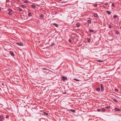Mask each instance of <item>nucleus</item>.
Returning <instances> with one entry per match:
<instances>
[{"instance_id": "nucleus-1", "label": "nucleus", "mask_w": 121, "mask_h": 121, "mask_svg": "<svg viewBox=\"0 0 121 121\" xmlns=\"http://www.w3.org/2000/svg\"><path fill=\"white\" fill-rule=\"evenodd\" d=\"M15 43L19 46H22L23 45V44L22 43L16 42Z\"/></svg>"}, {"instance_id": "nucleus-2", "label": "nucleus", "mask_w": 121, "mask_h": 121, "mask_svg": "<svg viewBox=\"0 0 121 121\" xmlns=\"http://www.w3.org/2000/svg\"><path fill=\"white\" fill-rule=\"evenodd\" d=\"M62 79L63 81L65 82L66 80H67L68 79L66 77H65L64 76H62Z\"/></svg>"}, {"instance_id": "nucleus-3", "label": "nucleus", "mask_w": 121, "mask_h": 121, "mask_svg": "<svg viewBox=\"0 0 121 121\" xmlns=\"http://www.w3.org/2000/svg\"><path fill=\"white\" fill-rule=\"evenodd\" d=\"M100 85L101 86V91H103L104 90V86L102 84H101Z\"/></svg>"}, {"instance_id": "nucleus-4", "label": "nucleus", "mask_w": 121, "mask_h": 121, "mask_svg": "<svg viewBox=\"0 0 121 121\" xmlns=\"http://www.w3.org/2000/svg\"><path fill=\"white\" fill-rule=\"evenodd\" d=\"M114 110L116 111H121V109L117 108H115Z\"/></svg>"}, {"instance_id": "nucleus-5", "label": "nucleus", "mask_w": 121, "mask_h": 121, "mask_svg": "<svg viewBox=\"0 0 121 121\" xmlns=\"http://www.w3.org/2000/svg\"><path fill=\"white\" fill-rule=\"evenodd\" d=\"M9 53L10 54L13 56H14V54L13 52L11 51H9Z\"/></svg>"}, {"instance_id": "nucleus-6", "label": "nucleus", "mask_w": 121, "mask_h": 121, "mask_svg": "<svg viewBox=\"0 0 121 121\" xmlns=\"http://www.w3.org/2000/svg\"><path fill=\"white\" fill-rule=\"evenodd\" d=\"M94 32V31L92 29H90L89 30V32L90 33H93Z\"/></svg>"}, {"instance_id": "nucleus-7", "label": "nucleus", "mask_w": 121, "mask_h": 121, "mask_svg": "<svg viewBox=\"0 0 121 121\" xmlns=\"http://www.w3.org/2000/svg\"><path fill=\"white\" fill-rule=\"evenodd\" d=\"M96 90L98 91H99L100 90V89L99 87L96 88L95 89Z\"/></svg>"}, {"instance_id": "nucleus-8", "label": "nucleus", "mask_w": 121, "mask_h": 121, "mask_svg": "<svg viewBox=\"0 0 121 121\" xmlns=\"http://www.w3.org/2000/svg\"><path fill=\"white\" fill-rule=\"evenodd\" d=\"M69 110L71 111V112H73L74 113L75 112V110H72V109H70Z\"/></svg>"}, {"instance_id": "nucleus-9", "label": "nucleus", "mask_w": 121, "mask_h": 121, "mask_svg": "<svg viewBox=\"0 0 121 121\" xmlns=\"http://www.w3.org/2000/svg\"><path fill=\"white\" fill-rule=\"evenodd\" d=\"M53 24L56 27H57L58 26V25L55 23H54Z\"/></svg>"}, {"instance_id": "nucleus-10", "label": "nucleus", "mask_w": 121, "mask_h": 121, "mask_svg": "<svg viewBox=\"0 0 121 121\" xmlns=\"http://www.w3.org/2000/svg\"><path fill=\"white\" fill-rule=\"evenodd\" d=\"M42 70H45L46 71L45 72H46V71H47L48 70L46 68H43L42 69Z\"/></svg>"}, {"instance_id": "nucleus-11", "label": "nucleus", "mask_w": 121, "mask_h": 121, "mask_svg": "<svg viewBox=\"0 0 121 121\" xmlns=\"http://www.w3.org/2000/svg\"><path fill=\"white\" fill-rule=\"evenodd\" d=\"M21 7L24 8H26V7L25 6L23 5H21Z\"/></svg>"}, {"instance_id": "nucleus-12", "label": "nucleus", "mask_w": 121, "mask_h": 121, "mask_svg": "<svg viewBox=\"0 0 121 121\" xmlns=\"http://www.w3.org/2000/svg\"><path fill=\"white\" fill-rule=\"evenodd\" d=\"M94 16L95 17H98V16L97 14L94 13Z\"/></svg>"}, {"instance_id": "nucleus-13", "label": "nucleus", "mask_w": 121, "mask_h": 121, "mask_svg": "<svg viewBox=\"0 0 121 121\" xmlns=\"http://www.w3.org/2000/svg\"><path fill=\"white\" fill-rule=\"evenodd\" d=\"M106 12L109 15L111 14V12L108 11H107Z\"/></svg>"}, {"instance_id": "nucleus-14", "label": "nucleus", "mask_w": 121, "mask_h": 121, "mask_svg": "<svg viewBox=\"0 0 121 121\" xmlns=\"http://www.w3.org/2000/svg\"><path fill=\"white\" fill-rule=\"evenodd\" d=\"M31 6L32 8L33 9L35 8L36 7L35 6V5L33 4L31 5Z\"/></svg>"}, {"instance_id": "nucleus-15", "label": "nucleus", "mask_w": 121, "mask_h": 121, "mask_svg": "<svg viewBox=\"0 0 121 121\" xmlns=\"http://www.w3.org/2000/svg\"><path fill=\"white\" fill-rule=\"evenodd\" d=\"M8 11H9V12H12V9L10 8H9L8 9Z\"/></svg>"}, {"instance_id": "nucleus-16", "label": "nucleus", "mask_w": 121, "mask_h": 121, "mask_svg": "<svg viewBox=\"0 0 121 121\" xmlns=\"http://www.w3.org/2000/svg\"><path fill=\"white\" fill-rule=\"evenodd\" d=\"M87 21L88 23L90 24L91 23V21L90 20H88Z\"/></svg>"}, {"instance_id": "nucleus-17", "label": "nucleus", "mask_w": 121, "mask_h": 121, "mask_svg": "<svg viewBox=\"0 0 121 121\" xmlns=\"http://www.w3.org/2000/svg\"><path fill=\"white\" fill-rule=\"evenodd\" d=\"M43 113L46 116H47L48 115V113L46 112H43Z\"/></svg>"}, {"instance_id": "nucleus-18", "label": "nucleus", "mask_w": 121, "mask_h": 121, "mask_svg": "<svg viewBox=\"0 0 121 121\" xmlns=\"http://www.w3.org/2000/svg\"><path fill=\"white\" fill-rule=\"evenodd\" d=\"M73 80L75 81H81L80 80H79L77 79L76 78H74L73 79Z\"/></svg>"}, {"instance_id": "nucleus-19", "label": "nucleus", "mask_w": 121, "mask_h": 121, "mask_svg": "<svg viewBox=\"0 0 121 121\" xmlns=\"http://www.w3.org/2000/svg\"><path fill=\"white\" fill-rule=\"evenodd\" d=\"M113 100L116 102H118V101L116 99H113Z\"/></svg>"}, {"instance_id": "nucleus-20", "label": "nucleus", "mask_w": 121, "mask_h": 121, "mask_svg": "<svg viewBox=\"0 0 121 121\" xmlns=\"http://www.w3.org/2000/svg\"><path fill=\"white\" fill-rule=\"evenodd\" d=\"M76 25L78 27H79L80 26V24L78 23H77L76 24Z\"/></svg>"}, {"instance_id": "nucleus-21", "label": "nucleus", "mask_w": 121, "mask_h": 121, "mask_svg": "<svg viewBox=\"0 0 121 121\" xmlns=\"http://www.w3.org/2000/svg\"><path fill=\"white\" fill-rule=\"evenodd\" d=\"M102 111L103 112H105L106 111V110L104 108H102Z\"/></svg>"}, {"instance_id": "nucleus-22", "label": "nucleus", "mask_w": 121, "mask_h": 121, "mask_svg": "<svg viewBox=\"0 0 121 121\" xmlns=\"http://www.w3.org/2000/svg\"><path fill=\"white\" fill-rule=\"evenodd\" d=\"M28 16L29 17H30L31 16V13L30 12L28 13Z\"/></svg>"}, {"instance_id": "nucleus-23", "label": "nucleus", "mask_w": 121, "mask_h": 121, "mask_svg": "<svg viewBox=\"0 0 121 121\" xmlns=\"http://www.w3.org/2000/svg\"><path fill=\"white\" fill-rule=\"evenodd\" d=\"M97 61L98 62H102L103 61V60H97Z\"/></svg>"}, {"instance_id": "nucleus-24", "label": "nucleus", "mask_w": 121, "mask_h": 121, "mask_svg": "<svg viewBox=\"0 0 121 121\" xmlns=\"http://www.w3.org/2000/svg\"><path fill=\"white\" fill-rule=\"evenodd\" d=\"M117 17V15H114L113 16V18L114 19L116 18Z\"/></svg>"}, {"instance_id": "nucleus-25", "label": "nucleus", "mask_w": 121, "mask_h": 121, "mask_svg": "<svg viewBox=\"0 0 121 121\" xmlns=\"http://www.w3.org/2000/svg\"><path fill=\"white\" fill-rule=\"evenodd\" d=\"M97 5L98 4H95L93 5H94L95 7H97Z\"/></svg>"}, {"instance_id": "nucleus-26", "label": "nucleus", "mask_w": 121, "mask_h": 121, "mask_svg": "<svg viewBox=\"0 0 121 121\" xmlns=\"http://www.w3.org/2000/svg\"><path fill=\"white\" fill-rule=\"evenodd\" d=\"M105 108L107 109H109L110 108V106H107L105 107Z\"/></svg>"}, {"instance_id": "nucleus-27", "label": "nucleus", "mask_w": 121, "mask_h": 121, "mask_svg": "<svg viewBox=\"0 0 121 121\" xmlns=\"http://www.w3.org/2000/svg\"><path fill=\"white\" fill-rule=\"evenodd\" d=\"M8 14L10 16H11L12 15V14L11 13V12H9V13Z\"/></svg>"}, {"instance_id": "nucleus-28", "label": "nucleus", "mask_w": 121, "mask_h": 121, "mask_svg": "<svg viewBox=\"0 0 121 121\" xmlns=\"http://www.w3.org/2000/svg\"><path fill=\"white\" fill-rule=\"evenodd\" d=\"M40 17L41 18H43V17L44 16L43 15V14H41L40 15Z\"/></svg>"}, {"instance_id": "nucleus-29", "label": "nucleus", "mask_w": 121, "mask_h": 121, "mask_svg": "<svg viewBox=\"0 0 121 121\" xmlns=\"http://www.w3.org/2000/svg\"><path fill=\"white\" fill-rule=\"evenodd\" d=\"M20 11H22V9L20 8H19L18 10Z\"/></svg>"}, {"instance_id": "nucleus-30", "label": "nucleus", "mask_w": 121, "mask_h": 121, "mask_svg": "<svg viewBox=\"0 0 121 121\" xmlns=\"http://www.w3.org/2000/svg\"><path fill=\"white\" fill-rule=\"evenodd\" d=\"M109 27L110 29L111 28V27H112V26L110 24H109Z\"/></svg>"}, {"instance_id": "nucleus-31", "label": "nucleus", "mask_w": 121, "mask_h": 121, "mask_svg": "<svg viewBox=\"0 0 121 121\" xmlns=\"http://www.w3.org/2000/svg\"><path fill=\"white\" fill-rule=\"evenodd\" d=\"M3 117L2 116H0V118L1 119H3Z\"/></svg>"}, {"instance_id": "nucleus-32", "label": "nucleus", "mask_w": 121, "mask_h": 121, "mask_svg": "<svg viewBox=\"0 0 121 121\" xmlns=\"http://www.w3.org/2000/svg\"><path fill=\"white\" fill-rule=\"evenodd\" d=\"M112 5L113 7H115V5H114V3L112 4Z\"/></svg>"}, {"instance_id": "nucleus-33", "label": "nucleus", "mask_w": 121, "mask_h": 121, "mask_svg": "<svg viewBox=\"0 0 121 121\" xmlns=\"http://www.w3.org/2000/svg\"><path fill=\"white\" fill-rule=\"evenodd\" d=\"M116 33L117 35H118V34H119V32H118V31H117L116 32Z\"/></svg>"}, {"instance_id": "nucleus-34", "label": "nucleus", "mask_w": 121, "mask_h": 121, "mask_svg": "<svg viewBox=\"0 0 121 121\" xmlns=\"http://www.w3.org/2000/svg\"><path fill=\"white\" fill-rule=\"evenodd\" d=\"M97 111L98 112H99L101 111V109H97Z\"/></svg>"}, {"instance_id": "nucleus-35", "label": "nucleus", "mask_w": 121, "mask_h": 121, "mask_svg": "<svg viewBox=\"0 0 121 121\" xmlns=\"http://www.w3.org/2000/svg\"><path fill=\"white\" fill-rule=\"evenodd\" d=\"M28 1L27 0H25L24 1V2L25 3H28Z\"/></svg>"}, {"instance_id": "nucleus-36", "label": "nucleus", "mask_w": 121, "mask_h": 121, "mask_svg": "<svg viewBox=\"0 0 121 121\" xmlns=\"http://www.w3.org/2000/svg\"><path fill=\"white\" fill-rule=\"evenodd\" d=\"M115 91H116V92H117L118 91V89H115Z\"/></svg>"}, {"instance_id": "nucleus-37", "label": "nucleus", "mask_w": 121, "mask_h": 121, "mask_svg": "<svg viewBox=\"0 0 121 121\" xmlns=\"http://www.w3.org/2000/svg\"><path fill=\"white\" fill-rule=\"evenodd\" d=\"M69 42L70 43H71V39H69Z\"/></svg>"}, {"instance_id": "nucleus-38", "label": "nucleus", "mask_w": 121, "mask_h": 121, "mask_svg": "<svg viewBox=\"0 0 121 121\" xmlns=\"http://www.w3.org/2000/svg\"><path fill=\"white\" fill-rule=\"evenodd\" d=\"M9 116H8V115H6V118H9Z\"/></svg>"}, {"instance_id": "nucleus-39", "label": "nucleus", "mask_w": 121, "mask_h": 121, "mask_svg": "<svg viewBox=\"0 0 121 121\" xmlns=\"http://www.w3.org/2000/svg\"><path fill=\"white\" fill-rule=\"evenodd\" d=\"M9 2V0H6V2Z\"/></svg>"}, {"instance_id": "nucleus-40", "label": "nucleus", "mask_w": 121, "mask_h": 121, "mask_svg": "<svg viewBox=\"0 0 121 121\" xmlns=\"http://www.w3.org/2000/svg\"><path fill=\"white\" fill-rule=\"evenodd\" d=\"M105 4V5H107L108 4V3H106Z\"/></svg>"}, {"instance_id": "nucleus-41", "label": "nucleus", "mask_w": 121, "mask_h": 121, "mask_svg": "<svg viewBox=\"0 0 121 121\" xmlns=\"http://www.w3.org/2000/svg\"><path fill=\"white\" fill-rule=\"evenodd\" d=\"M1 85H2L3 86H4V83H1Z\"/></svg>"}, {"instance_id": "nucleus-42", "label": "nucleus", "mask_w": 121, "mask_h": 121, "mask_svg": "<svg viewBox=\"0 0 121 121\" xmlns=\"http://www.w3.org/2000/svg\"><path fill=\"white\" fill-rule=\"evenodd\" d=\"M90 40H91V39H90ZM88 42H90V40H89L88 41Z\"/></svg>"}, {"instance_id": "nucleus-43", "label": "nucleus", "mask_w": 121, "mask_h": 121, "mask_svg": "<svg viewBox=\"0 0 121 121\" xmlns=\"http://www.w3.org/2000/svg\"><path fill=\"white\" fill-rule=\"evenodd\" d=\"M0 121H3V120H2V119H0Z\"/></svg>"}, {"instance_id": "nucleus-44", "label": "nucleus", "mask_w": 121, "mask_h": 121, "mask_svg": "<svg viewBox=\"0 0 121 121\" xmlns=\"http://www.w3.org/2000/svg\"><path fill=\"white\" fill-rule=\"evenodd\" d=\"M66 92H64V94H66Z\"/></svg>"}, {"instance_id": "nucleus-45", "label": "nucleus", "mask_w": 121, "mask_h": 121, "mask_svg": "<svg viewBox=\"0 0 121 121\" xmlns=\"http://www.w3.org/2000/svg\"><path fill=\"white\" fill-rule=\"evenodd\" d=\"M17 79H16V80L15 81H17Z\"/></svg>"}, {"instance_id": "nucleus-46", "label": "nucleus", "mask_w": 121, "mask_h": 121, "mask_svg": "<svg viewBox=\"0 0 121 121\" xmlns=\"http://www.w3.org/2000/svg\"><path fill=\"white\" fill-rule=\"evenodd\" d=\"M1 9L0 8V11H1Z\"/></svg>"}, {"instance_id": "nucleus-47", "label": "nucleus", "mask_w": 121, "mask_h": 121, "mask_svg": "<svg viewBox=\"0 0 121 121\" xmlns=\"http://www.w3.org/2000/svg\"><path fill=\"white\" fill-rule=\"evenodd\" d=\"M60 0V1H61L62 0Z\"/></svg>"}, {"instance_id": "nucleus-48", "label": "nucleus", "mask_w": 121, "mask_h": 121, "mask_svg": "<svg viewBox=\"0 0 121 121\" xmlns=\"http://www.w3.org/2000/svg\"><path fill=\"white\" fill-rule=\"evenodd\" d=\"M120 28L121 29V27H120Z\"/></svg>"}]
</instances>
